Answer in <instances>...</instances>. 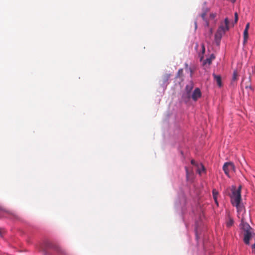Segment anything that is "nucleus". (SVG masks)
<instances>
[{"label":"nucleus","instance_id":"1","mask_svg":"<svg viewBox=\"0 0 255 255\" xmlns=\"http://www.w3.org/2000/svg\"><path fill=\"white\" fill-rule=\"evenodd\" d=\"M241 186H240L238 189L235 187H233L232 194L230 195L231 201L233 206L236 207L238 211L241 210L240 203L242 200L241 198Z\"/></svg>","mask_w":255,"mask_h":255},{"label":"nucleus","instance_id":"2","mask_svg":"<svg viewBox=\"0 0 255 255\" xmlns=\"http://www.w3.org/2000/svg\"><path fill=\"white\" fill-rule=\"evenodd\" d=\"M223 169L226 175L229 177V172L231 171H235V167L233 163L226 162L224 164Z\"/></svg>","mask_w":255,"mask_h":255},{"label":"nucleus","instance_id":"3","mask_svg":"<svg viewBox=\"0 0 255 255\" xmlns=\"http://www.w3.org/2000/svg\"><path fill=\"white\" fill-rule=\"evenodd\" d=\"M229 19L226 18L224 20V24L221 23L218 30L225 33L226 31L229 29Z\"/></svg>","mask_w":255,"mask_h":255},{"label":"nucleus","instance_id":"4","mask_svg":"<svg viewBox=\"0 0 255 255\" xmlns=\"http://www.w3.org/2000/svg\"><path fill=\"white\" fill-rule=\"evenodd\" d=\"M201 96V92L200 91V90L199 88H196L192 95V99L194 101H196L198 100V99L200 98Z\"/></svg>","mask_w":255,"mask_h":255},{"label":"nucleus","instance_id":"5","mask_svg":"<svg viewBox=\"0 0 255 255\" xmlns=\"http://www.w3.org/2000/svg\"><path fill=\"white\" fill-rule=\"evenodd\" d=\"M244 242L245 244L249 245L250 244V240L252 236L251 231H247L244 233Z\"/></svg>","mask_w":255,"mask_h":255},{"label":"nucleus","instance_id":"6","mask_svg":"<svg viewBox=\"0 0 255 255\" xmlns=\"http://www.w3.org/2000/svg\"><path fill=\"white\" fill-rule=\"evenodd\" d=\"M215 58V57L213 54H212L209 57L207 58L205 60L203 61V64L204 66L206 65H210L212 61Z\"/></svg>","mask_w":255,"mask_h":255},{"label":"nucleus","instance_id":"7","mask_svg":"<svg viewBox=\"0 0 255 255\" xmlns=\"http://www.w3.org/2000/svg\"><path fill=\"white\" fill-rule=\"evenodd\" d=\"M213 77L214 80L217 82V85L219 87H221L222 86L221 77L220 75H217L215 74H213Z\"/></svg>","mask_w":255,"mask_h":255},{"label":"nucleus","instance_id":"8","mask_svg":"<svg viewBox=\"0 0 255 255\" xmlns=\"http://www.w3.org/2000/svg\"><path fill=\"white\" fill-rule=\"evenodd\" d=\"M224 34H225L224 33H222V32L217 30V31L216 32L215 35L216 40V41H217L218 40H220L221 39L223 35Z\"/></svg>","mask_w":255,"mask_h":255},{"label":"nucleus","instance_id":"9","mask_svg":"<svg viewBox=\"0 0 255 255\" xmlns=\"http://www.w3.org/2000/svg\"><path fill=\"white\" fill-rule=\"evenodd\" d=\"M242 229L244 230L245 232L247 231H251V228L250 225L247 223H242Z\"/></svg>","mask_w":255,"mask_h":255},{"label":"nucleus","instance_id":"10","mask_svg":"<svg viewBox=\"0 0 255 255\" xmlns=\"http://www.w3.org/2000/svg\"><path fill=\"white\" fill-rule=\"evenodd\" d=\"M205 172V168L202 164H200V165L198 167L197 172L199 174H201L202 173Z\"/></svg>","mask_w":255,"mask_h":255},{"label":"nucleus","instance_id":"11","mask_svg":"<svg viewBox=\"0 0 255 255\" xmlns=\"http://www.w3.org/2000/svg\"><path fill=\"white\" fill-rule=\"evenodd\" d=\"M234 224V220L233 219L230 217V216L228 217V218L226 221V225L228 227L230 228L231 226H233Z\"/></svg>","mask_w":255,"mask_h":255},{"label":"nucleus","instance_id":"12","mask_svg":"<svg viewBox=\"0 0 255 255\" xmlns=\"http://www.w3.org/2000/svg\"><path fill=\"white\" fill-rule=\"evenodd\" d=\"M248 38V30L244 29V41H243L244 44H245L247 43Z\"/></svg>","mask_w":255,"mask_h":255},{"label":"nucleus","instance_id":"13","mask_svg":"<svg viewBox=\"0 0 255 255\" xmlns=\"http://www.w3.org/2000/svg\"><path fill=\"white\" fill-rule=\"evenodd\" d=\"M238 73L237 70H234L233 72V77H232V81H236L238 79Z\"/></svg>","mask_w":255,"mask_h":255},{"label":"nucleus","instance_id":"14","mask_svg":"<svg viewBox=\"0 0 255 255\" xmlns=\"http://www.w3.org/2000/svg\"><path fill=\"white\" fill-rule=\"evenodd\" d=\"M185 169H186V178H187V180H190V176H192V172H190L187 168V167H185Z\"/></svg>","mask_w":255,"mask_h":255},{"label":"nucleus","instance_id":"15","mask_svg":"<svg viewBox=\"0 0 255 255\" xmlns=\"http://www.w3.org/2000/svg\"><path fill=\"white\" fill-rule=\"evenodd\" d=\"M57 252L59 254H61V255H67V254L66 252V251L60 248H58L57 249Z\"/></svg>","mask_w":255,"mask_h":255},{"label":"nucleus","instance_id":"16","mask_svg":"<svg viewBox=\"0 0 255 255\" xmlns=\"http://www.w3.org/2000/svg\"><path fill=\"white\" fill-rule=\"evenodd\" d=\"M212 193H213V198H214L215 201H216L218 192L216 189H213L212 191Z\"/></svg>","mask_w":255,"mask_h":255},{"label":"nucleus","instance_id":"17","mask_svg":"<svg viewBox=\"0 0 255 255\" xmlns=\"http://www.w3.org/2000/svg\"><path fill=\"white\" fill-rule=\"evenodd\" d=\"M170 77V74H166L163 76V81L164 82H167Z\"/></svg>","mask_w":255,"mask_h":255},{"label":"nucleus","instance_id":"18","mask_svg":"<svg viewBox=\"0 0 255 255\" xmlns=\"http://www.w3.org/2000/svg\"><path fill=\"white\" fill-rule=\"evenodd\" d=\"M183 69H180L177 72L176 77H179V78L182 77L183 76Z\"/></svg>","mask_w":255,"mask_h":255},{"label":"nucleus","instance_id":"19","mask_svg":"<svg viewBox=\"0 0 255 255\" xmlns=\"http://www.w3.org/2000/svg\"><path fill=\"white\" fill-rule=\"evenodd\" d=\"M192 89V86H189V85H187L186 86V90H187V91L188 94L190 93V92H191Z\"/></svg>","mask_w":255,"mask_h":255},{"label":"nucleus","instance_id":"20","mask_svg":"<svg viewBox=\"0 0 255 255\" xmlns=\"http://www.w3.org/2000/svg\"><path fill=\"white\" fill-rule=\"evenodd\" d=\"M238 20V14L237 12L235 13V23H236Z\"/></svg>","mask_w":255,"mask_h":255},{"label":"nucleus","instance_id":"21","mask_svg":"<svg viewBox=\"0 0 255 255\" xmlns=\"http://www.w3.org/2000/svg\"><path fill=\"white\" fill-rule=\"evenodd\" d=\"M201 47H202V54L203 55L205 52V45L204 44H202Z\"/></svg>","mask_w":255,"mask_h":255},{"label":"nucleus","instance_id":"22","mask_svg":"<svg viewBox=\"0 0 255 255\" xmlns=\"http://www.w3.org/2000/svg\"><path fill=\"white\" fill-rule=\"evenodd\" d=\"M249 28H250V23H247L246 25V27H245V29L249 30Z\"/></svg>","mask_w":255,"mask_h":255},{"label":"nucleus","instance_id":"23","mask_svg":"<svg viewBox=\"0 0 255 255\" xmlns=\"http://www.w3.org/2000/svg\"><path fill=\"white\" fill-rule=\"evenodd\" d=\"M206 12H203V13H202L201 14V16L202 18L203 19H205V16H206Z\"/></svg>","mask_w":255,"mask_h":255},{"label":"nucleus","instance_id":"24","mask_svg":"<svg viewBox=\"0 0 255 255\" xmlns=\"http://www.w3.org/2000/svg\"><path fill=\"white\" fill-rule=\"evenodd\" d=\"M191 163L192 165H196L195 161L194 160H192Z\"/></svg>","mask_w":255,"mask_h":255},{"label":"nucleus","instance_id":"25","mask_svg":"<svg viewBox=\"0 0 255 255\" xmlns=\"http://www.w3.org/2000/svg\"><path fill=\"white\" fill-rule=\"evenodd\" d=\"M197 28V24L196 22H195V28L196 29Z\"/></svg>","mask_w":255,"mask_h":255},{"label":"nucleus","instance_id":"26","mask_svg":"<svg viewBox=\"0 0 255 255\" xmlns=\"http://www.w3.org/2000/svg\"><path fill=\"white\" fill-rule=\"evenodd\" d=\"M232 2L234 3L236 0H230Z\"/></svg>","mask_w":255,"mask_h":255},{"label":"nucleus","instance_id":"27","mask_svg":"<svg viewBox=\"0 0 255 255\" xmlns=\"http://www.w3.org/2000/svg\"><path fill=\"white\" fill-rule=\"evenodd\" d=\"M203 59V56H202L200 58V60L202 61Z\"/></svg>","mask_w":255,"mask_h":255},{"label":"nucleus","instance_id":"28","mask_svg":"<svg viewBox=\"0 0 255 255\" xmlns=\"http://www.w3.org/2000/svg\"><path fill=\"white\" fill-rule=\"evenodd\" d=\"M211 16H212L213 17H214L215 16V15L214 14H211Z\"/></svg>","mask_w":255,"mask_h":255},{"label":"nucleus","instance_id":"29","mask_svg":"<svg viewBox=\"0 0 255 255\" xmlns=\"http://www.w3.org/2000/svg\"><path fill=\"white\" fill-rule=\"evenodd\" d=\"M215 202L216 204L217 205H218V202H217V200H216V201H215Z\"/></svg>","mask_w":255,"mask_h":255},{"label":"nucleus","instance_id":"30","mask_svg":"<svg viewBox=\"0 0 255 255\" xmlns=\"http://www.w3.org/2000/svg\"><path fill=\"white\" fill-rule=\"evenodd\" d=\"M254 71L255 72V66L254 67Z\"/></svg>","mask_w":255,"mask_h":255}]
</instances>
